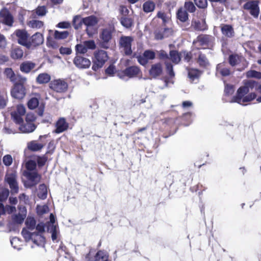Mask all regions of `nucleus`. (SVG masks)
Returning <instances> with one entry per match:
<instances>
[{
	"label": "nucleus",
	"mask_w": 261,
	"mask_h": 261,
	"mask_svg": "<svg viewBox=\"0 0 261 261\" xmlns=\"http://www.w3.org/2000/svg\"><path fill=\"white\" fill-rule=\"evenodd\" d=\"M86 261H111L109 259V255L106 251H98L94 256V260H90L89 254L86 256Z\"/></svg>",
	"instance_id": "aec40b11"
},
{
	"label": "nucleus",
	"mask_w": 261,
	"mask_h": 261,
	"mask_svg": "<svg viewBox=\"0 0 261 261\" xmlns=\"http://www.w3.org/2000/svg\"><path fill=\"white\" fill-rule=\"evenodd\" d=\"M95 42L93 40H89L81 42L75 46V50L77 53L85 54L89 49L93 50L96 48Z\"/></svg>",
	"instance_id": "6e6552de"
},
{
	"label": "nucleus",
	"mask_w": 261,
	"mask_h": 261,
	"mask_svg": "<svg viewBox=\"0 0 261 261\" xmlns=\"http://www.w3.org/2000/svg\"><path fill=\"white\" fill-rule=\"evenodd\" d=\"M155 8V3L150 1L145 2L142 5L143 10L146 13L153 12Z\"/></svg>",
	"instance_id": "c756f323"
},
{
	"label": "nucleus",
	"mask_w": 261,
	"mask_h": 261,
	"mask_svg": "<svg viewBox=\"0 0 261 261\" xmlns=\"http://www.w3.org/2000/svg\"><path fill=\"white\" fill-rule=\"evenodd\" d=\"M165 64L168 74L171 77H173L175 75V74L173 70V66L171 64L167 62H166Z\"/></svg>",
	"instance_id": "680f3d73"
},
{
	"label": "nucleus",
	"mask_w": 261,
	"mask_h": 261,
	"mask_svg": "<svg viewBox=\"0 0 261 261\" xmlns=\"http://www.w3.org/2000/svg\"><path fill=\"white\" fill-rule=\"evenodd\" d=\"M176 15L177 19L182 22H186L188 19V14L182 8L178 10Z\"/></svg>",
	"instance_id": "473e14b6"
},
{
	"label": "nucleus",
	"mask_w": 261,
	"mask_h": 261,
	"mask_svg": "<svg viewBox=\"0 0 261 261\" xmlns=\"http://www.w3.org/2000/svg\"><path fill=\"white\" fill-rule=\"evenodd\" d=\"M28 148L33 151H37L40 150L44 145L41 143H38L35 141H32L28 143Z\"/></svg>",
	"instance_id": "7c9ffc66"
},
{
	"label": "nucleus",
	"mask_w": 261,
	"mask_h": 261,
	"mask_svg": "<svg viewBox=\"0 0 261 261\" xmlns=\"http://www.w3.org/2000/svg\"><path fill=\"white\" fill-rule=\"evenodd\" d=\"M82 21L83 23H84L87 27H90L94 26L97 24L98 20L95 16L91 15L83 18Z\"/></svg>",
	"instance_id": "c85d7f7f"
},
{
	"label": "nucleus",
	"mask_w": 261,
	"mask_h": 261,
	"mask_svg": "<svg viewBox=\"0 0 261 261\" xmlns=\"http://www.w3.org/2000/svg\"><path fill=\"white\" fill-rule=\"evenodd\" d=\"M144 55L145 56L147 60H153L155 58V54L154 52L150 50H145L144 53Z\"/></svg>",
	"instance_id": "052dcab7"
},
{
	"label": "nucleus",
	"mask_w": 261,
	"mask_h": 261,
	"mask_svg": "<svg viewBox=\"0 0 261 261\" xmlns=\"http://www.w3.org/2000/svg\"><path fill=\"white\" fill-rule=\"evenodd\" d=\"M245 10L249 11L250 14L254 18H257L259 13L258 2L250 0L247 2L243 6Z\"/></svg>",
	"instance_id": "9d476101"
},
{
	"label": "nucleus",
	"mask_w": 261,
	"mask_h": 261,
	"mask_svg": "<svg viewBox=\"0 0 261 261\" xmlns=\"http://www.w3.org/2000/svg\"><path fill=\"white\" fill-rule=\"evenodd\" d=\"M134 41V38L132 36H122L119 39L120 48L126 55H130L132 54V43Z\"/></svg>",
	"instance_id": "423d86ee"
},
{
	"label": "nucleus",
	"mask_w": 261,
	"mask_h": 261,
	"mask_svg": "<svg viewBox=\"0 0 261 261\" xmlns=\"http://www.w3.org/2000/svg\"><path fill=\"white\" fill-rule=\"evenodd\" d=\"M3 132L6 134H14L18 133L16 129L14 128L12 126H5L3 129Z\"/></svg>",
	"instance_id": "6e6d98bb"
},
{
	"label": "nucleus",
	"mask_w": 261,
	"mask_h": 261,
	"mask_svg": "<svg viewBox=\"0 0 261 261\" xmlns=\"http://www.w3.org/2000/svg\"><path fill=\"white\" fill-rule=\"evenodd\" d=\"M246 76L248 77H255L260 79H261V72L255 70H250L247 72Z\"/></svg>",
	"instance_id": "864d4df0"
},
{
	"label": "nucleus",
	"mask_w": 261,
	"mask_h": 261,
	"mask_svg": "<svg viewBox=\"0 0 261 261\" xmlns=\"http://www.w3.org/2000/svg\"><path fill=\"white\" fill-rule=\"evenodd\" d=\"M36 128L35 124L32 122L26 121L23 124H20L18 128L22 133H30L34 132Z\"/></svg>",
	"instance_id": "412c9836"
},
{
	"label": "nucleus",
	"mask_w": 261,
	"mask_h": 261,
	"mask_svg": "<svg viewBox=\"0 0 261 261\" xmlns=\"http://www.w3.org/2000/svg\"><path fill=\"white\" fill-rule=\"evenodd\" d=\"M7 77L13 83L15 82L25 83L27 79L19 74H15L11 68H6L4 72Z\"/></svg>",
	"instance_id": "2eb2a0df"
},
{
	"label": "nucleus",
	"mask_w": 261,
	"mask_h": 261,
	"mask_svg": "<svg viewBox=\"0 0 261 261\" xmlns=\"http://www.w3.org/2000/svg\"><path fill=\"white\" fill-rule=\"evenodd\" d=\"M28 25L34 29H40L43 25V22L42 21L38 20H32L28 22Z\"/></svg>",
	"instance_id": "c03bdc74"
},
{
	"label": "nucleus",
	"mask_w": 261,
	"mask_h": 261,
	"mask_svg": "<svg viewBox=\"0 0 261 261\" xmlns=\"http://www.w3.org/2000/svg\"><path fill=\"white\" fill-rule=\"evenodd\" d=\"M9 191L8 189L3 190L0 193V203L3 204L2 202L6 200L9 196Z\"/></svg>",
	"instance_id": "4d7b16f0"
},
{
	"label": "nucleus",
	"mask_w": 261,
	"mask_h": 261,
	"mask_svg": "<svg viewBox=\"0 0 261 261\" xmlns=\"http://www.w3.org/2000/svg\"><path fill=\"white\" fill-rule=\"evenodd\" d=\"M108 59V55L106 51L102 49L95 51L94 54L92 69L96 71L103 66Z\"/></svg>",
	"instance_id": "20e7f679"
},
{
	"label": "nucleus",
	"mask_w": 261,
	"mask_h": 261,
	"mask_svg": "<svg viewBox=\"0 0 261 261\" xmlns=\"http://www.w3.org/2000/svg\"><path fill=\"white\" fill-rule=\"evenodd\" d=\"M47 11L45 6H38L35 10V13L38 16H43L45 15Z\"/></svg>",
	"instance_id": "3c124183"
},
{
	"label": "nucleus",
	"mask_w": 261,
	"mask_h": 261,
	"mask_svg": "<svg viewBox=\"0 0 261 261\" xmlns=\"http://www.w3.org/2000/svg\"><path fill=\"white\" fill-rule=\"evenodd\" d=\"M49 87L57 92L62 93L66 91L68 85L64 80L59 79L51 81Z\"/></svg>",
	"instance_id": "ddd939ff"
},
{
	"label": "nucleus",
	"mask_w": 261,
	"mask_h": 261,
	"mask_svg": "<svg viewBox=\"0 0 261 261\" xmlns=\"http://www.w3.org/2000/svg\"><path fill=\"white\" fill-rule=\"evenodd\" d=\"M198 62L200 66L206 67L208 65V61L205 56L201 53L199 54Z\"/></svg>",
	"instance_id": "49530a36"
},
{
	"label": "nucleus",
	"mask_w": 261,
	"mask_h": 261,
	"mask_svg": "<svg viewBox=\"0 0 261 261\" xmlns=\"http://www.w3.org/2000/svg\"><path fill=\"white\" fill-rule=\"evenodd\" d=\"M50 221L47 225V231L51 234V239L53 242H58L60 236V232L58 225L55 224V217L53 214H50Z\"/></svg>",
	"instance_id": "39448f33"
},
{
	"label": "nucleus",
	"mask_w": 261,
	"mask_h": 261,
	"mask_svg": "<svg viewBox=\"0 0 261 261\" xmlns=\"http://www.w3.org/2000/svg\"><path fill=\"white\" fill-rule=\"evenodd\" d=\"M191 26L197 31H203L206 29V23L204 20H193L192 21Z\"/></svg>",
	"instance_id": "a878e982"
},
{
	"label": "nucleus",
	"mask_w": 261,
	"mask_h": 261,
	"mask_svg": "<svg viewBox=\"0 0 261 261\" xmlns=\"http://www.w3.org/2000/svg\"><path fill=\"white\" fill-rule=\"evenodd\" d=\"M68 127V123L64 118H60L56 123L55 133L59 134L66 130Z\"/></svg>",
	"instance_id": "4be33fe9"
},
{
	"label": "nucleus",
	"mask_w": 261,
	"mask_h": 261,
	"mask_svg": "<svg viewBox=\"0 0 261 261\" xmlns=\"http://www.w3.org/2000/svg\"><path fill=\"white\" fill-rule=\"evenodd\" d=\"M34 67V63L31 62H25L21 64L20 69L22 72L29 73Z\"/></svg>",
	"instance_id": "72a5a7b5"
},
{
	"label": "nucleus",
	"mask_w": 261,
	"mask_h": 261,
	"mask_svg": "<svg viewBox=\"0 0 261 261\" xmlns=\"http://www.w3.org/2000/svg\"><path fill=\"white\" fill-rule=\"evenodd\" d=\"M185 9L190 13L195 12L196 8L194 4L191 2H186L184 5Z\"/></svg>",
	"instance_id": "603ef678"
},
{
	"label": "nucleus",
	"mask_w": 261,
	"mask_h": 261,
	"mask_svg": "<svg viewBox=\"0 0 261 261\" xmlns=\"http://www.w3.org/2000/svg\"><path fill=\"white\" fill-rule=\"evenodd\" d=\"M51 77L46 73L39 74L36 78V81L40 84H46L50 81Z\"/></svg>",
	"instance_id": "2f4dec72"
},
{
	"label": "nucleus",
	"mask_w": 261,
	"mask_h": 261,
	"mask_svg": "<svg viewBox=\"0 0 261 261\" xmlns=\"http://www.w3.org/2000/svg\"><path fill=\"white\" fill-rule=\"evenodd\" d=\"M162 72L163 67L160 63H157L152 65L149 71V75L152 78H156L160 76Z\"/></svg>",
	"instance_id": "6ab92c4d"
},
{
	"label": "nucleus",
	"mask_w": 261,
	"mask_h": 261,
	"mask_svg": "<svg viewBox=\"0 0 261 261\" xmlns=\"http://www.w3.org/2000/svg\"><path fill=\"white\" fill-rule=\"evenodd\" d=\"M23 50L19 48L13 49L11 52V57L13 59H18L23 56Z\"/></svg>",
	"instance_id": "37998d69"
},
{
	"label": "nucleus",
	"mask_w": 261,
	"mask_h": 261,
	"mask_svg": "<svg viewBox=\"0 0 261 261\" xmlns=\"http://www.w3.org/2000/svg\"><path fill=\"white\" fill-rule=\"evenodd\" d=\"M39 105V100L37 98L33 97L30 99L28 102V108L33 110L37 108Z\"/></svg>",
	"instance_id": "8fccbe9b"
},
{
	"label": "nucleus",
	"mask_w": 261,
	"mask_h": 261,
	"mask_svg": "<svg viewBox=\"0 0 261 261\" xmlns=\"http://www.w3.org/2000/svg\"><path fill=\"white\" fill-rule=\"evenodd\" d=\"M25 167L29 171H34L36 167V162L33 160L28 161L25 163Z\"/></svg>",
	"instance_id": "5fc2aeb1"
},
{
	"label": "nucleus",
	"mask_w": 261,
	"mask_h": 261,
	"mask_svg": "<svg viewBox=\"0 0 261 261\" xmlns=\"http://www.w3.org/2000/svg\"><path fill=\"white\" fill-rule=\"evenodd\" d=\"M230 71L226 67L224 63L218 64L216 67V74H220L223 76H228L230 74Z\"/></svg>",
	"instance_id": "5701e85b"
},
{
	"label": "nucleus",
	"mask_w": 261,
	"mask_h": 261,
	"mask_svg": "<svg viewBox=\"0 0 261 261\" xmlns=\"http://www.w3.org/2000/svg\"><path fill=\"white\" fill-rule=\"evenodd\" d=\"M25 113V108L24 106L19 105L17 106L16 110L11 112V117L13 120L17 124L23 122L22 116Z\"/></svg>",
	"instance_id": "f8f14e48"
},
{
	"label": "nucleus",
	"mask_w": 261,
	"mask_h": 261,
	"mask_svg": "<svg viewBox=\"0 0 261 261\" xmlns=\"http://www.w3.org/2000/svg\"><path fill=\"white\" fill-rule=\"evenodd\" d=\"M210 41V37L207 35L199 36L195 41H194V44H198L201 45L207 44Z\"/></svg>",
	"instance_id": "c9c22d12"
},
{
	"label": "nucleus",
	"mask_w": 261,
	"mask_h": 261,
	"mask_svg": "<svg viewBox=\"0 0 261 261\" xmlns=\"http://www.w3.org/2000/svg\"><path fill=\"white\" fill-rule=\"evenodd\" d=\"M46 44L47 46L51 47L53 48H57L58 47V45L55 40L50 37H47V38Z\"/></svg>",
	"instance_id": "bf43d9fd"
},
{
	"label": "nucleus",
	"mask_w": 261,
	"mask_h": 261,
	"mask_svg": "<svg viewBox=\"0 0 261 261\" xmlns=\"http://www.w3.org/2000/svg\"><path fill=\"white\" fill-rule=\"evenodd\" d=\"M15 34L18 38V42L19 44L26 46L27 48H30L31 43L28 41V39L29 35L24 30H18L15 31Z\"/></svg>",
	"instance_id": "4468645a"
},
{
	"label": "nucleus",
	"mask_w": 261,
	"mask_h": 261,
	"mask_svg": "<svg viewBox=\"0 0 261 261\" xmlns=\"http://www.w3.org/2000/svg\"><path fill=\"white\" fill-rule=\"evenodd\" d=\"M140 73V69L137 66H131L126 68L124 71V73L129 77H133L139 74Z\"/></svg>",
	"instance_id": "393cba45"
},
{
	"label": "nucleus",
	"mask_w": 261,
	"mask_h": 261,
	"mask_svg": "<svg viewBox=\"0 0 261 261\" xmlns=\"http://www.w3.org/2000/svg\"><path fill=\"white\" fill-rule=\"evenodd\" d=\"M69 35V32L67 31H55L54 33V38L57 40L66 39Z\"/></svg>",
	"instance_id": "79ce46f5"
},
{
	"label": "nucleus",
	"mask_w": 261,
	"mask_h": 261,
	"mask_svg": "<svg viewBox=\"0 0 261 261\" xmlns=\"http://www.w3.org/2000/svg\"><path fill=\"white\" fill-rule=\"evenodd\" d=\"M11 244L14 249H16L18 250L21 249L22 242L18 238H13L11 240Z\"/></svg>",
	"instance_id": "a18cd8bd"
},
{
	"label": "nucleus",
	"mask_w": 261,
	"mask_h": 261,
	"mask_svg": "<svg viewBox=\"0 0 261 261\" xmlns=\"http://www.w3.org/2000/svg\"><path fill=\"white\" fill-rule=\"evenodd\" d=\"M44 41L43 37L42 34L36 33L32 36L31 45L37 46L41 44Z\"/></svg>",
	"instance_id": "bb28decb"
},
{
	"label": "nucleus",
	"mask_w": 261,
	"mask_h": 261,
	"mask_svg": "<svg viewBox=\"0 0 261 261\" xmlns=\"http://www.w3.org/2000/svg\"><path fill=\"white\" fill-rule=\"evenodd\" d=\"M114 31L115 29L112 26L101 30L99 34L100 39L99 45L101 48L108 49L110 47V42L112 39V34Z\"/></svg>",
	"instance_id": "f03ea898"
},
{
	"label": "nucleus",
	"mask_w": 261,
	"mask_h": 261,
	"mask_svg": "<svg viewBox=\"0 0 261 261\" xmlns=\"http://www.w3.org/2000/svg\"><path fill=\"white\" fill-rule=\"evenodd\" d=\"M7 100L6 95H0V109L4 108L6 106Z\"/></svg>",
	"instance_id": "e2e57ef3"
},
{
	"label": "nucleus",
	"mask_w": 261,
	"mask_h": 261,
	"mask_svg": "<svg viewBox=\"0 0 261 261\" xmlns=\"http://www.w3.org/2000/svg\"><path fill=\"white\" fill-rule=\"evenodd\" d=\"M73 62L74 65L80 69H88L91 64L88 58L78 55L74 57Z\"/></svg>",
	"instance_id": "9b49d317"
},
{
	"label": "nucleus",
	"mask_w": 261,
	"mask_h": 261,
	"mask_svg": "<svg viewBox=\"0 0 261 261\" xmlns=\"http://www.w3.org/2000/svg\"><path fill=\"white\" fill-rule=\"evenodd\" d=\"M21 234L27 242L32 241L37 246H44L45 239L42 234L36 233V231L31 232L25 228L22 230Z\"/></svg>",
	"instance_id": "f257e3e1"
},
{
	"label": "nucleus",
	"mask_w": 261,
	"mask_h": 261,
	"mask_svg": "<svg viewBox=\"0 0 261 261\" xmlns=\"http://www.w3.org/2000/svg\"><path fill=\"white\" fill-rule=\"evenodd\" d=\"M25 224L28 230H33L36 227V221L33 217H28L25 221Z\"/></svg>",
	"instance_id": "e433bc0d"
},
{
	"label": "nucleus",
	"mask_w": 261,
	"mask_h": 261,
	"mask_svg": "<svg viewBox=\"0 0 261 261\" xmlns=\"http://www.w3.org/2000/svg\"><path fill=\"white\" fill-rule=\"evenodd\" d=\"M1 21L4 24L12 26L13 23V17L7 9H3L0 11Z\"/></svg>",
	"instance_id": "f3484780"
},
{
	"label": "nucleus",
	"mask_w": 261,
	"mask_h": 261,
	"mask_svg": "<svg viewBox=\"0 0 261 261\" xmlns=\"http://www.w3.org/2000/svg\"><path fill=\"white\" fill-rule=\"evenodd\" d=\"M195 5L200 8H204L207 6L206 0H194Z\"/></svg>",
	"instance_id": "0e129e2a"
},
{
	"label": "nucleus",
	"mask_w": 261,
	"mask_h": 261,
	"mask_svg": "<svg viewBox=\"0 0 261 261\" xmlns=\"http://www.w3.org/2000/svg\"><path fill=\"white\" fill-rule=\"evenodd\" d=\"M181 53L179 54V53L176 50H171L170 52V57L171 61L175 63H178L181 59Z\"/></svg>",
	"instance_id": "ea45409f"
},
{
	"label": "nucleus",
	"mask_w": 261,
	"mask_h": 261,
	"mask_svg": "<svg viewBox=\"0 0 261 261\" xmlns=\"http://www.w3.org/2000/svg\"><path fill=\"white\" fill-rule=\"evenodd\" d=\"M254 88L259 93L261 94V84H259L254 81L249 80L246 82L244 86L239 88V97L246 95L249 92L250 89L252 90ZM256 101L258 102H261V95L257 97Z\"/></svg>",
	"instance_id": "7ed1b4c3"
},
{
	"label": "nucleus",
	"mask_w": 261,
	"mask_h": 261,
	"mask_svg": "<svg viewBox=\"0 0 261 261\" xmlns=\"http://www.w3.org/2000/svg\"><path fill=\"white\" fill-rule=\"evenodd\" d=\"M49 207L47 205H37L36 211L38 215H42L44 214L47 213L49 212Z\"/></svg>",
	"instance_id": "de8ad7c7"
},
{
	"label": "nucleus",
	"mask_w": 261,
	"mask_h": 261,
	"mask_svg": "<svg viewBox=\"0 0 261 261\" xmlns=\"http://www.w3.org/2000/svg\"><path fill=\"white\" fill-rule=\"evenodd\" d=\"M38 196L42 199H44L47 197V190L46 186L44 184L40 185L39 186Z\"/></svg>",
	"instance_id": "58836bf2"
},
{
	"label": "nucleus",
	"mask_w": 261,
	"mask_h": 261,
	"mask_svg": "<svg viewBox=\"0 0 261 261\" xmlns=\"http://www.w3.org/2000/svg\"><path fill=\"white\" fill-rule=\"evenodd\" d=\"M47 160V158L45 156V155H43L42 156H38L37 161L38 163V164L39 166H43L45 165L46 162Z\"/></svg>",
	"instance_id": "338daca9"
},
{
	"label": "nucleus",
	"mask_w": 261,
	"mask_h": 261,
	"mask_svg": "<svg viewBox=\"0 0 261 261\" xmlns=\"http://www.w3.org/2000/svg\"><path fill=\"white\" fill-rule=\"evenodd\" d=\"M201 74L199 70L196 69H188V76L191 81H194L198 79Z\"/></svg>",
	"instance_id": "4c0bfd02"
},
{
	"label": "nucleus",
	"mask_w": 261,
	"mask_h": 261,
	"mask_svg": "<svg viewBox=\"0 0 261 261\" xmlns=\"http://www.w3.org/2000/svg\"><path fill=\"white\" fill-rule=\"evenodd\" d=\"M22 214H18L12 216L13 221L17 224L22 223L26 217V210L24 206L22 207Z\"/></svg>",
	"instance_id": "cd10ccee"
},
{
	"label": "nucleus",
	"mask_w": 261,
	"mask_h": 261,
	"mask_svg": "<svg viewBox=\"0 0 261 261\" xmlns=\"http://www.w3.org/2000/svg\"><path fill=\"white\" fill-rule=\"evenodd\" d=\"M243 59V58L239 57L237 55H231L229 56V62L232 66H234Z\"/></svg>",
	"instance_id": "a19ab883"
},
{
	"label": "nucleus",
	"mask_w": 261,
	"mask_h": 261,
	"mask_svg": "<svg viewBox=\"0 0 261 261\" xmlns=\"http://www.w3.org/2000/svg\"><path fill=\"white\" fill-rule=\"evenodd\" d=\"M25 83L15 82L11 89V96L17 99H22L25 95V89L23 86Z\"/></svg>",
	"instance_id": "0eeeda50"
},
{
	"label": "nucleus",
	"mask_w": 261,
	"mask_h": 261,
	"mask_svg": "<svg viewBox=\"0 0 261 261\" xmlns=\"http://www.w3.org/2000/svg\"><path fill=\"white\" fill-rule=\"evenodd\" d=\"M26 176L30 181V187L37 185L40 180L41 176L36 171H29L26 173Z\"/></svg>",
	"instance_id": "a211bd4d"
},
{
	"label": "nucleus",
	"mask_w": 261,
	"mask_h": 261,
	"mask_svg": "<svg viewBox=\"0 0 261 261\" xmlns=\"http://www.w3.org/2000/svg\"><path fill=\"white\" fill-rule=\"evenodd\" d=\"M12 158L11 155L7 154L3 157V161L4 165L6 166H10L12 163Z\"/></svg>",
	"instance_id": "13d9d810"
},
{
	"label": "nucleus",
	"mask_w": 261,
	"mask_h": 261,
	"mask_svg": "<svg viewBox=\"0 0 261 261\" xmlns=\"http://www.w3.org/2000/svg\"><path fill=\"white\" fill-rule=\"evenodd\" d=\"M121 24L125 28H131L134 24V20L129 17L122 16L120 20Z\"/></svg>",
	"instance_id": "f704fd0d"
},
{
	"label": "nucleus",
	"mask_w": 261,
	"mask_h": 261,
	"mask_svg": "<svg viewBox=\"0 0 261 261\" xmlns=\"http://www.w3.org/2000/svg\"><path fill=\"white\" fill-rule=\"evenodd\" d=\"M256 97V94L255 93H251L247 95H245L244 96L239 97V92L238 90L237 95L232 98L231 101L243 105V103L251 101Z\"/></svg>",
	"instance_id": "dca6fc26"
},
{
	"label": "nucleus",
	"mask_w": 261,
	"mask_h": 261,
	"mask_svg": "<svg viewBox=\"0 0 261 261\" xmlns=\"http://www.w3.org/2000/svg\"><path fill=\"white\" fill-rule=\"evenodd\" d=\"M234 92L233 87L231 85H226L225 87L224 92L227 95H231Z\"/></svg>",
	"instance_id": "774afa93"
},
{
	"label": "nucleus",
	"mask_w": 261,
	"mask_h": 261,
	"mask_svg": "<svg viewBox=\"0 0 261 261\" xmlns=\"http://www.w3.org/2000/svg\"><path fill=\"white\" fill-rule=\"evenodd\" d=\"M137 58L138 62L142 65H145L148 62L144 54L138 56Z\"/></svg>",
	"instance_id": "69168bd1"
},
{
	"label": "nucleus",
	"mask_w": 261,
	"mask_h": 261,
	"mask_svg": "<svg viewBox=\"0 0 261 261\" xmlns=\"http://www.w3.org/2000/svg\"><path fill=\"white\" fill-rule=\"evenodd\" d=\"M72 23L74 28L76 30H77L81 28L83 23L82 19L81 18L80 16H75L73 17Z\"/></svg>",
	"instance_id": "09e8293b"
},
{
	"label": "nucleus",
	"mask_w": 261,
	"mask_h": 261,
	"mask_svg": "<svg viewBox=\"0 0 261 261\" xmlns=\"http://www.w3.org/2000/svg\"><path fill=\"white\" fill-rule=\"evenodd\" d=\"M5 181L9 185L12 193H18V186L17 181V175L16 172H8L5 176Z\"/></svg>",
	"instance_id": "1a4fd4ad"
},
{
	"label": "nucleus",
	"mask_w": 261,
	"mask_h": 261,
	"mask_svg": "<svg viewBox=\"0 0 261 261\" xmlns=\"http://www.w3.org/2000/svg\"><path fill=\"white\" fill-rule=\"evenodd\" d=\"M222 34L225 36L231 38L234 36V31L232 27L229 24H224L221 27Z\"/></svg>",
	"instance_id": "b1692460"
}]
</instances>
